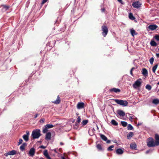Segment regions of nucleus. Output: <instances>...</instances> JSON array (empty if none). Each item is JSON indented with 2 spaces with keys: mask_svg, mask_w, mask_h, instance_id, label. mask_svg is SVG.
I'll use <instances>...</instances> for the list:
<instances>
[{
  "mask_svg": "<svg viewBox=\"0 0 159 159\" xmlns=\"http://www.w3.org/2000/svg\"><path fill=\"white\" fill-rule=\"evenodd\" d=\"M48 0H43L42 2V4H43L46 2Z\"/></svg>",
  "mask_w": 159,
  "mask_h": 159,
  "instance_id": "49530a36",
  "label": "nucleus"
},
{
  "mask_svg": "<svg viewBox=\"0 0 159 159\" xmlns=\"http://www.w3.org/2000/svg\"><path fill=\"white\" fill-rule=\"evenodd\" d=\"M149 152H150L149 150H147V151H146V153L148 154V153Z\"/></svg>",
  "mask_w": 159,
  "mask_h": 159,
  "instance_id": "4d7b16f0",
  "label": "nucleus"
},
{
  "mask_svg": "<svg viewBox=\"0 0 159 159\" xmlns=\"http://www.w3.org/2000/svg\"><path fill=\"white\" fill-rule=\"evenodd\" d=\"M154 37L157 40L159 41V35L157 34Z\"/></svg>",
  "mask_w": 159,
  "mask_h": 159,
  "instance_id": "ea45409f",
  "label": "nucleus"
},
{
  "mask_svg": "<svg viewBox=\"0 0 159 159\" xmlns=\"http://www.w3.org/2000/svg\"><path fill=\"white\" fill-rule=\"evenodd\" d=\"M97 148L98 149H99V150H102V149L101 145H100V144H98L97 145Z\"/></svg>",
  "mask_w": 159,
  "mask_h": 159,
  "instance_id": "58836bf2",
  "label": "nucleus"
},
{
  "mask_svg": "<svg viewBox=\"0 0 159 159\" xmlns=\"http://www.w3.org/2000/svg\"><path fill=\"white\" fill-rule=\"evenodd\" d=\"M117 112L118 114L120 116H124L125 115V112L122 110H118Z\"/></svg>",
  "mask_w": 159,
  "mask_h": 159,
  "instance_id": "f3484780",
  "label": "nucleus"
},
{
  "mask_svg": "<svg viewBox=\"0 0 159 159\" xmlns=\"http://www.w3.org/2000/svg\"><path fill=\"white\" fill-rule=\"evenodd\" d=\"M147 144L148 146L149 147H152L157 146L155 142H154V139L151 137H150L147 139Z\"/></svg>",
  "mask_w": 159,
  "mask_h": 159,
  "instance_id": "f03ea898",
  "label": "nucleus"
},
{
  "mask_svg": "<svg viewBox=\"0 0 159 159\" xmlns=\"http://www.w3.org/2000/svg\"><path fill=\"white\" fill-rule=\"evenodd\" d=\"M79 123H76L75 125L74 126V128L75 129H77L79 127Z\"/></svg>",
  "mask_w": 159,
  "mask_h": 159,
  "instance_id": "c9c22d12",
  "label": "nucleus"
},
{
  "mask_svg": "<svg viewBox=\"0 0 159 159\" xmlns=\"http://www.w3.org/2000/svg\"><path fill=\"white\" fill-rule=\"evenodd\" d=\"M106 143H109L111 142V141L110 140H108L107 139V140H106Z\"/></svg>",
  "mask_w": 159,
  "mask_h": 159,
  "instance_id": "8fccbe9b",
  "label": "nucleus"
},
{
  "mask_svg": "<svg viewBox=\"0 0 159 159\" xmlns=\"http://www.w3.org/2000/svg\"><path fill=\"white\" fill-rule=\"evenodd\" d=\"M156 56L157 57H159V53H156Z\"/></svg>",
  "mask_w": 159,
  "mask_h": 159,
  "instance_id": "6e6d98bb",
  "label": "nucleus"
},
{
  "mask_svg": "<svg viewBox=\"0 0 159 159\" xmlns=\"http://www.w3.org/2000/svg\"><path fill=\"white\" fill-rule=\"evenodd\" d=\"M38 114H37L35 115V116H34V118H36L37 117H38Z\"/></svg>",
  "mask_w": 159,
  "mask_h": 159,
  "instance_id": "5fc2aeb1",
  "label": "nucleus"
},
{
  "mask_svg": "<svg viewBox=\"0 0 159 159\" xmlns=\"http://www.w3.org/2000/svg\"><path fill=\"white\" fill-rule=\"evenodd\" d=\"M142 74L145 76L147 75L148 74L147 70L145 68H143L142 70Z\"/></svg>",
  "mask_w": 159,
  "mask_h": 159,
  "instance_id": "4be33fe9",
  "label": "nucleus"
},
{
  "mask_svg": "<svg viewBox=\"0 0 159 159\" xmlns=\"http://www.w3.org/2000/svg\"><path fill=\"white\" fill-rule=\"evenodd\" d=\"M25 148L24 146H23V145H21L20 147V149L22 151H23L25 150Z\"/></svg>",
  "mask_w": 159,
  "mask_h": 159,
  "instance_id": "a19ab883",
  "label": "nucleus"
},
{
  "mask_svg": "<svg viewBox=\"0 0 159 159\" xmlns=\"http://www.w3.org/2000/svg\"><path fill=\"white\" fill-rule=\"evenodd\" d=\"M135 69V68L134 67H133L131 68V70H130V74L132 75H133V73H132V71L133 70Z\"/></svg>",
  "mask_w": 159,
  "mask_h": 159,
  "instance_id": "c03bdc74",
  "label": "nucleus"
},
{
  "mask_svg": "<svg viewBox=\"0 0 159 159\" xmlns=\"http://www.w3.org/2000/svg\"><path fill=\"white\" fill-rule=\"evenodd\" d=\"M48 128L45 126V128H43V133H46L48 131Z\"/></svg>",
  "mask_w": 159,
  "mask_h": 159,
  "instance_id": "4c0bfd02",
  "label": "nucleus"
},
{
  "mask_svg": "<svg viewBox=\"0 0 159 159\" xmlns=\"http://www.w3.org/2000/svg\"><path fill=\"white\" fill-rule=\"evenodd\" d=\"M128 114H129V115H131V114H129V113H128Z\"/></svg>",
  "mask_w": 159,
  "mask_h": 159,
  "instance_id": "0e129e2a",
  "label": "nucleus"
},
{
  "mask_svg": "<svg viewBox=\"0 0 159 159\" xmlns=\"http://www.w3.org/2000/svg\"><path fill=\"white\" fill-rule=\"evenodd\" d=\"M149 62L152 65L153 63V61H154V58L153 57H151L149 59Z\"/></svg>",
  "mask_w": 159,
  "mask_h": 159,
  "instance_id": "f704fd0d",
  "label": "nucleus"
},
{
  "mask_svg": "<svg viewBox=\"0 0 159 159\" xmlns=\"http://www.w3.org/2000/svg\"><path fill=\"white\" fill-rule=\"evenodd\" d=\"M133 128V127L132 126V125L129 124L127 126V129L129 130H131Z\"/></svg>",
  "mask_w": 159,
  "mask_h": 159,
  "instance_id": "473e14b6",
  "label": "nucleus"
},
{
  "mask_svg": "<svg viewBox=\"0 0 159 159\" xmlns=\"http://www.w3.org/2000/svg\"><path fill=\"white\" fill-rule=\"evenodd\" d=\"M155 143L157 146L159 145V135L156 134H155Z\"/></svg>",
  "mask_w": 159,
  "mask_h": 159,
  "instance_id": "1a4fd4ad",
  "label": "nucleus"
},
{
  "mask_svg": "<svg viewBox=\"0 0 159 159\" xmlns=\"http://www.w3.org/2000/svg\"><path fill=\"white\" fill-rule=\"evenodd\" d=\"M43 155L48 159H51L48 154V151L47 150H45L44 151Z\"/></svg>",
  "mask_w": 159,
  "mask_h": 159,
  "instance_id": "2eb2a0df",
  "label": "nucleus"
},
{
  "mask_svg": "<svg viewBox=\"0 0 159 159\" xmlns=\"http://www.w3.org/2000/svg\"><path fill=\"white\" fill-rule=\"evenodd\" d=\"M22 145H23V146L25 147L26 145V143H23Z\"/></svg>",
  "mask_w": 159,
  "mask_h": 159,
  "instance_id": "603ef678",
  "label": "nucleus"
},
{
  "mask_svg": "<svg viewBox=\"0 0 159 159\" xmlns=\"http://www.w3.org/2000/svg\"><path fill=\"white\" fill-rule=\"evenodd\" d=\"M142 125V123H138V124L137 125L138 126H139V125Z\"/></svg>",
  "mask_w": 159,
  "mask_h": 159,
  "instance_id": "13d9d810",
  "label": "nucleus"
},
{
  "mask_svg": "<svg viewBox=\"0 0 159 159\" xmlns=\"http://www.w3.org/2000/svg\"><path fill=\"white\" fill-rule=\"evenodd\" d=\"M133 116H130L129 117V119L130 120H132L134 119Z\"/></svg>",
  "mask_w": 159,
  "mask_h": 159,
  "instance_id": "de8ad7c7",
  "label": "nucleus"
},
{
  "mask_svg": "<svg viewBox=\"0 0 159 159\" xmlns=\"http://www.w3.org/2000/svg\"><path fill=\"white\" fill-rule=\"evenodd\" d=\"M35 152V150L34 148H32L29 152V154L30 156L33 157L34 155Z\"/></svg>",
  "mask_w": 159,
  "mask_h": 159,
  "instance_id": "9b49d317",
  "label": "nucleus"
},
{
  "mask_svg": "<svg viewBox=\"0 0 159 159\" xmlns=\"http://www.w3.org/2000/svg\"><path fill=\"white\" fill-rule=\"evenodd\" d=\"M114 142L116 143H117L116 141H114Z\"/></svg>",
  "mask_w": 159,
  "mask_h": 159,
  "instance_id": "e2e57ef3",
  "label": "nucleus"
},
{
  "mask_svg": "<svg viewBox=\"0 0 159 159\" xmlns=\"http://www.w3.org/2000/svg\"><path fill=\"white\" fill-rule=\"evenodd\" d=\"M158 50L159 51V48L158 49Z\"/></svg>",
  "mask_w": 159,
  "mask_h": 159,
  "instance_id": "69168bd1",
  "label": "nucleus"
},
{
  "mask_svg": "<svg viewBox=\"0 0 159 159\" xmlns=\"http://www.w3.org/2000/svg\"><path fill=\"white\" fill-rule=\"evenodd\" d=\"M158 66V64H157L153 66L152 68V71L153 72L155 73L156 70L157 69Z\"/></svg>",
  "mask_w": 159,
  "mask_h": 159,
  "instance_id": "a878e982",
  "label": "nucleus"
},
{
  "mask_svg": "<svg viewBox=\"0 0 159 159\" xmlns=\"http://www.w3.org/2000/svg\"><path fill=\"white\" fill-rule=\"evenodd\" d=\"M130 147L132 149H136L137 146L135 143H131L130 145Z\"/></svg>",
  "mask_w": 159,
  "mask_h": 159,
  "instance_id": "6ab92c4d",
  "label": "nucleus"
},
{
  "mask_svg": "<svg viewBox=\"0 0 159 159\" xmlns=\"http://www.w3.org/2000/svg\"><path fill=\"white\" fill-rule=\"evenodd\" d=\"M40 148H41L43 149H45L46 148V147H45L43 145H41V146H40Z\"/></svg>",
  "mask_w": 159,
  "mask_h": 159,
  "instance_id": "09e8293b",
  "label": "nucleus"
},
{
  "mask_svg": "<svg viewBox=\"0 0 159 159\" xmlns=\"http://www.w3.org/2000/svg\"><path fill=\"white\" fill-rule=\"evenodd\" d=\"M111 123L112 125L115 126H117L118 125V123L114 120H111Z\"/></svg>",
  "mask_w": 159,
  "mask_h": 159,
  "instance_id": "bb28decb",
  "label": "nucleus"
},
{
  "mask_svg": "<svg viewBox=\"0 0 159 159\" xmlns=\"http://www.w3.org/2000/svg\"><path fill=\"white\" fill-rule=\"evenodd\" d=\"M45 120L44 119H41L39 120L40 122L41 123H43L44 121Z\"/></svg>",
  "mask_w": 159,
  "mask_h": 159,
  "instance_id": "a18cd8bd",
  "label": "nucleus"
},
{
  "mask_svg": "<svg viewBox=\"0 0 159 159\" xmlns=\"http://www.w3.org/2000/svg\"><path fill=\"white\" fill-rule=\"evenodd\" d=\"M30 135V133L29 131H26V134H24L23 136V138L24 140L27 142L29 140V137Z\"/></svg>",
  "mask_w": 159,
  "mask_h": 159,
  "instance_id": "0eeeda50",
  "label": "nucleus"
},
{
  "mask_svg": "<svg viewBox=\"0 0 159 159\" xmlns=\"http://www.w3.org/2000/svg\"><path fill=\"white\" fill-rule=\"evenodd\" d=\"M141 79H139L137 80L133 84V87L135 89H137L140 87L142 84Z\"/></svg>",
  "mask_w": 159,
  "mask_h": 159,
  "instance_id": "20e7f679",
  "label": "nucleus"
},
{
  "mask_svg": "<svg viewBox=\"0 0 159 159\" xmlns=\"http://www.w3.org/2000/svg\"><path fill=\"white\" fill-rule=\"evenodd\" d=\"M152 103L156 105L159 104V99L157 98L154 99L152 101Z\"/></svg>",
  "mask_w": 159,
  "mask_h": 159,
  "instance_id": "412c9836",
  "label": "nucleus"
},
{
  "mask_svg": "<svg viewBox=\"0 0 159 159\" xmlns=\"http://www.w3.org/2000/svg\"><path fill=\"white\" fill-rule=\"evenodd\" d=\"M61 159H66L64 157H61Z\"/></svg>",
  "mask_w": 159,
  "mask_h": 159,
  "instance_id": "052dcab7",
  "label": "nucleus"
},
{
  "mask_svg": "<svg viewBox=\"0 0 159 159\" xmlns=\"http://www.w3.org/2000/svg\"><path fill=\"white\" fill-rule=\"evenodd\" d=\"M134 135L133 133L132 132H130L127 135V137L128 139L130 138Z\"/></svg>",
  "mask_w": 159,
  "mask_h": 159,
  "instance_id": "cd10ccee",
  "label": "nucleus"
},
{
  "mask_svg": "<svg viewBox=\"0 0 159 159\" xmlns=\"http://www.w3.org/2000/svg\"><path fill=\"white\" fill-rule=\"evenodd\" d=\"M116 153L118 155H121L123 152V150L121 148H118L116 150Z\"/></svg>",
  "mask_w": 159,
  "mask_h": 159,
  "instance_id": "4468645a",
  "label": "nucleus"
},
{
  "mask_svg": "<svg viewBox=\"0 0 159 159\" xmlns=\"http://www.w3.org/2000/svg\"><path fill=\"white\" fill-rule=\"evenodd\" d=\"M60 98L59 97V95H58L57 97V98L56 100L54 101H53L52 102L55 104H58L60 103Z\"/></svg>",
  "mask_w": 159,
  "mask_h": 159,
  "instance_id": "dca6fc26",
  "label": "nucleus"
},
{
  "mask_svg": "<svg viewBox=\"0 0 159 159\" xmlns=\"http://www.w3.org/2000/svg\"><path fill=\"white\" fill-rule=\"evenodd\" d=\"M102 35L105 37L107 35L108 32V30L107 27L105 25H103L102 27Z\"/></svg>",
  "mask_w": 159,
  "mask_h": 159,
  "instance_id": "39448f33",
  "label": "nucleus"
},
{
  "mask_svg": "<svg viewBox=\"0 0 159 159\" xmlns=\"http://www.w3.org/2000/svg\"><path fill=\"white\" fill-rule=\"evenodd\" d=\"M76 121L78 123H79L80 122L81 118L80 116H78V117L77 118Z\"/></svg>",
  "mask_w": 159,
  "mask_h": 159,
  "instance_id": "79ce46f5",
  "label": "nucleus"
},
{
  "mask_svg": "<svg viewBox=\"0 0 159 159\" xmlns=\"http://www.w3.org/2000/svg\"><path fill=\"white\" fill-rule=\"evenodd\" d=\"M145 88L146 89H148L149 91H150L152 89V87L149 84H147Z\"/></svg>",
  "mask_w": 159,
  "mask_h": 159,
  "instance_id": "2f4dec72",
  "label": "nucleus"
},
{
  "mask_svg": "<svg viewBox=\"0 0 159 159\" xmlns=\"http://www.w3.org/2000/svg\"><path fill=\"white\" fill-rule=\"evenodd\" d=\"M60 144L61 145H63V143H62V142H61L60 143Z\"/></svg>",
  "mask_w": 159,
  "mask_h": 159,
  "instance_id": "680f3d73",
  "label": "nucleus"
},
{
  "mask_svg": "<svg viewBox=\"0 0 159 159\" xmlns=\"http://www.w3.org/2000/svg\"><path fill=\"white\" fill-rule=\"evenodd\" d=\"M23 142V140L22 139H19V141L18 142V145H20Z\"/></svg>",
  "mask_w": 159,
  "mask_h": 159,
  "instance_id": "37998d69",
  "label": "nucleus"
},
{
  "mask_svg": "<svg viewBox=\"0 0 159 159\" xmlns=\"http://www.w3.org/2000/svg\"><path fill=\"white\" fill-rule=\"evenodd\" d=\"M113 145H111L107 148V150L108 151H111L112 150V148H114Z\"/></svg>",
  "mask_w": 159,
  "mask_h": 159,
  "instance_id": "e433bc0d",
  "label": "nucleus"
},
{
  "mask_svg": "<svg viewBox=\"0 0 159 159\" xmlns=\"http://www.w3.org/2000/svg\"><path fill=\"white\" fill-rule=\"evenodd\" d=\"M51 134L50 132H48L46 134L45 137L46 139L47 140H50L51 139Z\"/></svg>",
  "mask_w": 159,
  "mask_h": 159,
  "instance_id": "a211bd4d",
  "label": "nucleus"
},
{
  "mask_svg": "<svg viewBox=\"0 0 159 159\" xmlns=\"http://www.w3.org/2000/svg\"><path fill=\"white\" fill-rule=\"evenodd\" d=\"M84 103L83 102H79L77 106V107L78 109H80L84 107Z\"/></svg>",
  "mask_w": 159,
  "mask_h": 159,
  "instance_id": "f8f14e48",
  "label": "nucleus"
},
{
  "mask_svg": "<svg viewBox=\"0 0 159 159\" xmlns=\"http://www.w3.org/2000/svg\"><path fill=\"white\" fill-rule=\"evenodd\" d=\"M141 4L139 1L134 2L132 4L133 7L136 8H139L141 7Z\"/></svg>",
  "mask_w": 159,
  "mask_h": 159,
  "instance_id": "423d86ee",
  "label": "nucleus"
},
{
  "mask_svg": "<svg viewBox=\"0 0 159 159\" xmlns=\"http://www.w3.org/2000/svg\"><path fill=\"white\" fill-rule=\"evenodd\" d=\"M53 150L55 152H56V153L57 152L56 149H54Z\"/></svg>",
  "mask_w": 159,
  "mask_h": 159,
  "instance_id": "bf43d9fd",
  "label": "nucleus"
},
{
  "mask_svg": "<svg viewBox=\"0 0 159 159\" xmlns=\"http://www.w3.org/2000/svg\"><path fill=\"white\" fill-rule=\"evenodd\" d=\"M100 136L101 138L104 141H106L107 140V137L105 136L104 135L100 134Z\"/></svg>",
  "mask_w": 159,
  "mask_h": 159,
  "instance_id": "b1692460",
  "label": "nucleus"
},
{
  "mask_svg": "<svg viewBox=\"0 0 159 159\" xmlns=\"http://www.w3.org/2000/svg\"><path fill=\"white\" fill-rule=\"evenodd\" d=\"M130 32L133 36H134L135 35L137 34L135 30L133 29H130Z\"/></svg>",
  "mask_w": 159,
  "mask_h": 159,
  "instance_id": "aec40b11",
  "label": "nucleus"
},
{
  "mask_svg": "<svg viewBox=\"0 0 159 159\" xmlns=\"http://www.w3.org/2000/svg\"><path fill=\"white\" fill-rule=\"evenodd\" d=\"M121 123L122 125L124 127H126L127 125V123L125 121H121Z\"/></svg>",
  "mask_w": 159,
  "mask_h": 159,
  "instance_id": "72a5a7b5",
  "label": "nucleus"
},
{
  "mask_svg": "<svg viewBox=\"0 0 159 159\" xmlns=\"http://www.w3.org/2000/svg\"><path fill=\"white\" fill-rule=\"evenodd\" d=\"M121 4H123L122 0H117Z\"/></svg>",
  "mask_w": 159,
  "mask_h": 159,
  "instance_id": "864d4df0",
  "label": "nucleus"
},
{
  "mask_svg": "<svg viewBox=\"0 0 159 159\" xmlns=\"http://www.w3.org/2000/svg\"><path fill=\"white\" fill-rule=\"evenodd\" d=\"M101 11L102 12H104L105 10V9L104 8H102L101 9Z\"/></svg>",
  "mask_w": 159,
  "mask_h": 159,
  "instance_id": "3c124183",
  "label": "nucleus"
},
{
  "mask_svg": "<svg viewBox=\"0 0 159 159\" xmlns=\"http://www.w3.org/2000/svg\"><path fill=\"white\" fill-rule=\"evenodd\" d=\"M110 91L111 92H114L115 93H118L120 92V90L119 89L116 88H113L110 90Z\"/></svg>",
  "mask_w": 159,
  "mask_h": 159,
  "instance_id": "ddd939ff",
  "label": "nucleus"
},
{
  "mask_svg": "<svg viewBox=\"0 0 159 159\" xmlns=\"http://www.w3.org/2000/svg\"><path fill=\"white\" fill-rule=\"evenodd\" d=\"M150 44L152 46H156L157 45V43L154 40H151L150 42Z\"/></svg>",
  "mask_w": 159,
  "mask_h": 159,
  "instance_id": "393cba45",
  "label": "nucleus"
},
{
  "mask_svg": "<svg viewBox=\"0 0 159 159\" xmlns=\"http://www.w3.org/2000/svg\"><path fill=\"white\" fill-rule=\"evenodd\" d=\"M88 122V120H83L82 122V124L83 126H84L86 125Z\"/></svg>",
  "mask_w": 159,
  "mask_h": 159,
  "instance_id": "7c9ffc66",
  "label": "nucleus"
},
{
  "mask_svg": "<svg viewBox=\"0 0 159 159\" xmlns=\"http://www.w3.org/2000/svg\"><path fill=\"white\" fill-rule=\"evenodd\" d=\"M115 101L117 104L124 106H126L128 104V102L126 100L116 99Z\"/></svg>",
  "mask_w": 159,
  "mask_h": 159,
  "instance_id": "7ed1b4c3",
  "label": "nucleus"
},
{
  "mask_svg": "<svg viewBox=\"0 0 159 159\" xmlns=\"http://www.w3.org/2000/svg\"><path fill=\"white\" fill-rule=\"evenodd\" d=\"M158 28V27L157 25L154 24L150 25L148 27V29L151 31L154 30Z\"/></svg>",
  "mask_w": 159,
  "mask_h": 159,
  "instance_id": "6e6552de",
  "label": "nucleus"
},
{
  "mask_svg": "<svg viewBox=\"0 0 159 159\" xmlns=\"http://www.w3.org/2000/svg\"><path fill=\"white\" fill-rule=\"evenodd\" d=\"M54 126V125H53L52 124H47L45 125V127H46L48 129H50L53 128Z\"/></svg>",
  "mask_w": 159,
  "mask_h": 159,
  "instance_id": "c85d7f7f",
  "label": "nucleus"
},
{
  "mask_svg": "<svg viewBox=\"0 0 159 159\" xmlns=\"http://www.w3.org/2000/svg\"><path fill=\"white\" fill-rule=\"evenodd\" d=\"M129 19L132 20H134L135 19V17L133 16L132 14L131 13H129Z\"/></svg>",
  "mask_w": 159,
  "mask_h": 159,
  "instance_id": "c756f323",
  "label": "nucleus"
},
{
  "mask_svg": "<svg viewBox=\"0 0 159 159\" xmlns=\"http://www.w3.org/2000/svg\"><path fill=\"white\" fill-rule=\"evenodd\" d=\"M16 151L15 150H12L10 151L9 152L5 153L4 155L7 157L8 155H13L16 154Z\"/></svg>",
  "mask_w": 159,
  "mask_h": 159,
  "instance_id": "9d476101",
  "label": "nucleus"
},
{
  "mask_svg": "<svg viewBox=\"0 0 159 159\" xmlns=\"http://www.w3.org/2000/svg\"><path fill=\"white\" fill-rule=\"evenodd\" d=\"M41 135L40 131L39 129L33 130L32 133V136L34 139L39 138Z\"/></svg>",
  "mask_w": 159,
  "mask_h": 159,
  "instance_id": "f257e3e1",
  "label": "nucleus"
},
{
  "mask_svg": "<svg viewBox=\"0 0 159 159\" xmlns=\"http://www.w3.org/2000/svg\"><path fill=\"white\" fill-rule=\"evenodd\" d=\"M2 10L3 11H7L9 7V6L5 5H2Z\"/></svg>",
  "mask_w": 159,
  "mask_h": 159,
  "instance_id": "5701e85b",
  "label": "nucleus"
}]
</instances>
